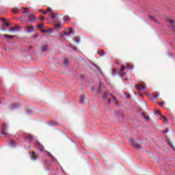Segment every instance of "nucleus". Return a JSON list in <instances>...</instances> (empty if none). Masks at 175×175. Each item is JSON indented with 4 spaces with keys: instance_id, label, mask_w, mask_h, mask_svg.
<instances>
[{
    "instance_id": "obj_6",
    "label": "nucleus",
    "mask_w": 175,
    "mask_h": 175,
    "mask_svg": "<svg viewBox=\"0 0 175 175\" xmlns=\"http://www.w3.org/2000/svg\"><path fill=\"white\" fill-rule=\"evenodd\" d=\"M135 88L138 91H143V90H144V86L142 84L135 85Z\"/></svg>"
},
{
    "instance_id": "obj_39",
    "label": "nucleus",
    "mask_w": 175,
    "mask_h": 175,
    "mask_svg": "<svg viewBox=\"0 0 175 175\" xmlns=\"http://www.w3.org/2000/svg\"><path fill=\"white\" fill-rule=\"evenodd\" d=\"M126 98H127V99H129V98H131V95H129V94L127 95V96H126Z\"/></svg>"
},
{
    "instance_id": "obj_22",
    "label": "nucleus",
    "mask_w": 175,
    "mask_h": 175,
    "mask_svg": "<svg viewBox=\"0 0 175 175\" xmlns=\"http://www.w3.org/2000/svg\"><path fill=\"white\" fill-rule=\"evenodd\" d=\"M37 28H38V29H42V28H43V23H40L37 25Z\"/></svg>"
},
{
    "instance_id": "obj_13",
    "label": "nucleus",
    "mask_w": 175,
    "mask_h": 175,
    "mask_svg": "<svg viewBox=\"0 0 175 175\" xmlns=\"http://www.w3.org/2000/svg\"><path fill=\"white\" fill-rule=\"evenodd\" d=\"M1 135H6V126L5 124L3 126Z\"/></svg>"
},
{
    "instance_id": "obj_37",
    "label": "nucleus",
    "mask_w": 175,
    "mask_h": 175,
    "mask_svg": "<svg viewBox=\"0 0 175 175\" xmlns=\"http://www.w3.org/2000/svg\"><path fill=\"white\" fill-rule=\"evenodd\" d=\"M55 27H56V28H61V25H56Z\"/></svg>"
},
{
    "instance_id": "obj_28",
    "label": "nucleus",
    "mask_w": 175,
    "mask_h": 175,
    "mask_svg": "<svg viewBox=\"0 0 175 175\" xmlns=\"http://www.w3.org/2000/svg\"><path fill=\"white\" fill-rule=\"evenodd\" d=\"M11 144L13 146L14 144H16V142H14V139L11 140Z\"/></svg>"
},
{
    "instance_id": "obj_25",
    "label": "nucleus",
    "mask_w": 175,
    "mask_h": 175,
    "mask_svg": "<svg viewBox=\"0 0 175 175\" xmlns=\"http://www.w3.org/2000/svg\"><path fill=\"white\" fill-rule=\"evenodd\" d=\"M12 13H14L15 14L18 13V10L13 9L12 10Z\"/></svg>"
},
{
    "instance_id": "obj_5",
    "label": "nucleus",
    "mask_w": 175,
    "mask_h": 175,
    "mask_svg": "<svg viewBox=\"0 0 175 175\" xmlns=\"http://www.w3.org/2000/svg\"><path fill=\"white\" fill-rule=\"evenodd\" d=\"M112 98H109L108 100V104L110 105V103H111V100L114 101L115 105H116V106H120V104H118V100H117V98H116V97H114V96H111Z\"/></svg>"
},
{
    "instance_id": "obj_48",
    "label": "nucleus",
    "mask_w": 175,
    "mask_h": 175,
    "mask_svg": "<svg viewBox=\"0 0 175 175\" xmlns=\"http://www.w3.org/2000/svg\"><path fill=\"white\" fill-rule=\"evenodd\" d=\"M127 68H129V66L127 65Z\"/></svg>"
},
{
    "instance_id": "obj_14",
    "label": "nucleus",
    "mask_w": 175,
    "mask_h": 175,
    "mask_svg": "<svg viewBox=\"0 0 175 175\" xmlns=\"http://www.w3.org/2000/svg\"><path fill=\"white\" fill-rule=\"evenodd\" d=\"M42 51L43 52L49 51V46L47 45L43 46L42 48Z\"/></svg>"
},
{
    "instance_id": "obj_2",
    "label": "nucleus",
    "mask_w": 175,
    "mask_h": 175,
    "mask_svg": "<svg viewBox=\"0 0 175 175\" xmlns=\"http://www.w3.org/2000/svg\"><path fill=\"white\" fill-rule=\"evenodd\" d=\"M129 142L132 144V146L135 148H142V146H140V144L137 143V142H135L133 141V139H129Z\"/></svg>"
},
{
    "instance_id": "obj_11",
    "label": "nucleus",
    "mask_w": 175,
    "mask_h": 175,
    "mask_svg": "<svg viewBox=\"0 0 175 175\" xmlns=\"http://www.w3.org/2000/svg\"><path fill=\"white\" fill-rule=\"evenodd\" d=\"M29 21H30L31 23L33 21H35V16H33L32 14L29 15Z\"/></svg>"
},
{
    "instance_id": "obj_21",
    "label": "nucleus",
    "mask_w": 175,
    "mask_h": 175,
    "mask_svg": "<svg viewBox=\"0 0 175 175\" xmlns=\"http://www.w3.org/2000/svg\"><path fill=\"white\" fill-rule=\"evenodd\" d=\"M108 96H109V94H107V92H105L103 98V99H107Z\"/></svg>"
},
{
    "instance_id": "obj_23",
    "label": "nucleus",
    "mask_w": 175,
    "mask_h": 175,
    "mask_svg": "<svg viewBox=\"0 0 175 175\" xmlns=\"http://www.w3.org/2000/svg\"><path fill=\"white\" fill-rule=\"evenodd\" d=\"M11 110H14V109H17V105H12V107H10Z\"/></svg>"
},
{
    "instance_id": "obj_3",
    "label": "nucleus",
    "mask_w": 175,
    "mask_h": 175,
    "mask_svg": "<svg viewBox=\"0 0 175 175\" xmlns=\"http://www.w3.org/2000/svg\"><path fill=\"white\" fill-rule=\"evenodd\" d=\"M25 29H26V31L27 33H29L31 32H35V28L31 25H27Z\"/></svg>"
},
{
    "instance_id": "obj_47",
    "label": "nucleus",
    "mask_w": 175,
    "mask_h": 175,
    "mask_svg": "<svg viewBox=\"0 0 175 175\" xmlns=\"http://www.w3.org/2000/svg\"><path fill=\"white\" fill-rule=\"evenodd\" d=\"M45 162H47V159H45Z\"/></svg>"
},
{
    "instance_id": "obj_20",
    "label": "nucleus",
    "mask_w": 175,
    "mask_h": 175,
    "mask_svg": "<svg viewBox=\"0 0 175 175\" xmlns=\"http://www.w3.org/2000/svg\"><path fill=\"white\" fill-rule=\"evenodd\" d=\"M142 116L145 118V120H146V121H148V120H150V118H148V116H146V115L144 113H142Z\"/></svg>"
},
{
    "instance_id": "obj_38",
    "label": "nucleus",
    "mask_w": 175,
    "mask_h": 175,
    "mask_svg": "<svg viewBox=\"0 0 175 175\" xmlns=\"http://www.w3.org/2000/svg\"><path fill=\"white\" fill-rule=\"evenodd\" d=\"M23 13H28V10H25L23 12Z\"/></svg>"
},
{
    "instance_id": "obj_33",
    "label": "nucleus",
    "mask_w": 175,
    "mask_h": 175,
    "mask_svg": "<svg viewBox=\"0 0 175 175\" xmlns=\"http://www.w3.org/2000/svg\"><path fill=\"white\" fill-rule=\"evenodd\" d=\"M47 155H48L49 157H50L51 158V157H53V156L51 155V154L50 153V152H47Z\"/></svg>"
},
{
    "instance_id": "obj_10",
    "label": "nucleus",
    "mask_w": 175,
    "mask_h": 175,
    "mask_svg": "<svg viewBox=\"0 0 175 175\" xmlns=\"http://www.w3.org/2000/svg\"><path fill=\"white\" fill-rule=\"evenodd\" d=\"M158 118H159V120H162V121L163 122H165V124H167V119L166 118H165L164 116H158Z\"/></svg>"
},
{
    "instance_id": "obj_7",
    "label": "nucleus",
    "mask_w": 175,
    "mask_h": 175,
    "mask_svg": "<svg viewBox=\"0 0 175 175\" xmlns=\"http://www.w3.org/2000/svg\"><path fill=\"white\" fill-rule=\"evenodd\" d=\"M31 158L32 161H36L38 159V155H36V154H35V152H32L31 153Z\"/></svg>"
},
{
    "instance_id": "obj_45",
    "label": "nucleus",
    "mask_w": 175,
    "mask_h": 175,
    "mask_svg": "<svg viewBox=\"0 0 175 175\" xmlns=\"http://www.w3.org/2000/svg\"><path fill=\"white\" fill-rule=\"evenodd\" d=\"M1 31H5V29H1Z\"/></svg>"
},
{
    "instance_id": "obj_30",
    "label": "nucleus",
    "mask_w": 175,
    "mask_h": 175,
    "mask_svg": "<svg viewBox=\"0 0 175 175\" xmlns=\"http://www.w3.org/2000/svg\"><path fill=\"white\" fill-rule=\"evenodd\" d=\"M42 33H44V32H47V30L46 29H42L41 30Z\"/></svg>"
},
{
    "instance_id": "obj_12",
    "label": "nucleus",
    "mask_w": 175,
    "mask_h": 175,
    "mask_svg": "<svg viewBox=\"0 0 175 175\" xmlns=\"http://www.w3.org/2000/svg\"><path fill=\"white\" fill-rule=\"evenodd\" d=\"M26 16H22L21 18L20 19V21H21L23 24H27L28 23L27 20H25Z\"/></svg>"
},
{
    "instance_id": "obj_46",
    "label": "nucleus",
    "mask_w": 175,
    "mask_h": 175,
    "mask_svg": "<svg viewBox=\"0 0 175 175\" xmlns=\"http://www.w3.org/2000/svg\"><path fill=\"white\" fill-rule=\"evenodd\" d=\"M77 43H79V40H77Z\"/></svg>"
},
{
    "instance_id": "obj_29",
    "label": "nucleus",
    "mask_w": 175,
    "mask_h": 175,
    "mask_svg": "<svg viewBox=\"0 0 175 175\" xmlns=\"http://www.w3.org/2000/svg\"><path fill=\"white\" fill-rule=\"evenodd\" d=\"M9 31H10V32H13V31H14V27L10 28V29H9Z\"/></svg>"
},
{
    "instance_id": "obj_35",
    "label": "nucleus",
    "mask_w": 175,
    "mask_h": 175,
    "mask_svg": "<svg viewBox=\"0 0 175 175\" xmlns=\"http://www.w3.org/2000/svg\"><path fill=\"white\" fill-rule=\"evenodd\" d=\"M9 25H10V24H9V23H6L5 24V27H9Z\"/></svg>"
},
{
    "instance_id": "obj_18",
    "label": "nucleus",
    "mask_w": 175,
    "mask_h": 175,
    "mask_svg": "<svg viewBox=\"0 0 175 175\" xmlns=\"http://www.w3.org/2000/svg\"><path fill=\"white\" fill-rule=\"evenodd\" d=\"M64 21H67V23H69V21H70V18H69V16H65L64 18Z\"/></svg>"
},
{
    "instance_id": "obj_19",
    "label": "nucleus",
    "mask_w": 175,
    "mask_h": 175,
    "mask_svg": "<svg viewBox=\"0 0 175 175\" xmlns=\"http://www.w3.org/2000/svg\"><path fill=\"white\" fill-rule=\"evenodd\" d=\"M154 114H156L157 116V117H161L162 115L161 114V111H156L154 112Z\"/></svg>"
},
{
    "instance_id": "obj_41",
    "label": "nucleus",
    "mask_w": 175,
    "mask_h": 175,
    "mask_svg": "<svg viewBox=\"0 0 175 175\" xmlns=\"http://www.w3.org/2000/svg\"><path fill=\"white\" fill-rule=\"evenodd\" d=\"M21 9H25V8H19V10H21Z\"/></svg>"
},
{
    "instance_id": "obj_40",
    "label": "nucleus",
    "mask_w": 175,
    "mask_h": 175,
    "mask_svg": "<svg viewBox=\"0 0 175 175\" xmlns=\"http://www.w3.org/2000/svg\"><path fill=\"white\" fill-rule=\"evenodd\" d=\"M149 18H150V20H154V17L152 16H150Z\"/></svg>"
},
{
    "instance_id": "obj_8",
    "label": "nucleus",
    "mask_w": 175,
    "mask_h": 175,
    "mask_svg": "<svg viewBox=\"0 0 175 175\" xmlns=\"http://www.w3.org/2000/svg\"><path fill=\"white\" fill-rule=\"evenodd\" d=\"M36 146L38 147V150H40V151L44 150V148L41 144L39 143V142H36Z\"/></svg>"
},
{
    "instance_id": "obj_9",
    "label": "nucleus",
    "mask_w": 175,
    "mask_h": 175,
    "mask_svg": "<svg viewBox=\"0 0 175 175\" xmlns=\"http://www.w3.org/2000/svg\"><path fill=\"white\" fill-rule=\"evenodd\" d=\"M72 33H73V30L70 29V30L65 31L64 35L66 36H70V35H72Z\"/></svg>"
},
{
    "instance_id": "obj_17",
    "label": "nucleus",
    "mask_w": 175,
    "mask_h": 175,
    "mask_svg": "<svg viewBox=\"0 0 175 175\" xmlns=\"http://www.w3.org/2000/svg\"><path fill=\"white\" fill-rule=\"evenodd\" d=\"M167 21H168V23H170V24H174L175 21H173V19H170V18H167Z\"/></svg>"
},
{
    "instance_id": "obj_44",
    "label": "nucleus",
    "mask_w": 175,
    "mask_h": 175,
    "mask_svg": "<svg viewBox=\"0 0 175 175\" xmlns=\"http://www.w3.org/2000/svg\"><path fill=\"white\" fill-rule=\"evenodd\" d=\"M160 106H163V103H161V104H160Z\"/></svg>"
},
{
    "instance_id": "obj_26",
    "label": "nucleus",
    "mask_w": 175,
    "mask_h": 175,
    "mask_svg": "<svg viewBox=\"0 0 175 175\" xmlns=\"http://www.w3.org/2000/svg\"><path fill=\"white\" fill-rule=\"evenodd\" d=\"M51 158L52 162H55V161H57V159H55L53 156H52Z\"/></svg>"
},
{
    "instance_id": "obj_1",
    "label": "nucleus",
    "mask_w": 175,
    "mask_h": 175,
    "mask_svg": "<svg viewBox=\"0 0 175 175\" xmlns=\"http://www.w3.org/2000/svg\"><path fill=\"white\" fill-rule=\"evenodd\" d=\"M51 17L53 21H55L56 23H59V18H61V15L55 13H53L49 15Z\"/></svg>"
},
{
    "instance_id": "obj_42",
    "label": "nucleus",
    "mask_w": 175,
    "mask_h": 175,
    "mask_svg": "<svg viewBox=\"0 0 175 175\" xmlns=\"http://www.w3.org/2000/svg\"><path fill=\"white\" fill-rule=\"evenodd\" d=\"M2 21H3V23H5V19L2 18Z\"/></svg>"
},
{
    "instance_id": "obj_43",
    "label": "nucleus",
    "mask_w": 175,
    "mask_h": 175,
    "mask_svg": "<svg viewBox=\"0 0 175 175\" xmlns=\"http://www.w3.org/2000/svg\"><path fill=\"white\" fill-rule=\"evenodd\" d=\"M172 28H173L174 29H175V27L174 26H171Z\"/></svg>"
},
{
    "instance_id": "obj_32",
    "label": "nucleus",
    "mask_w": 175,
    "mask_h": 175,
    "mask_svg": "<svg viewBox=\"0 0 175 175\" xmlns=\"http://www.w3.org/2000/svg\"><path fill=\"white\" fill-rule=\"evenodd\" d=\"M169 132V129H165L164 131H163V133L166 134Z\"/></svg>"
},
{
    "instance_id": "obj_31",
    "label": "nucleus",
    "mask_w": 175,
    "mask_h": 175,
    "mask_svg": "<svg viewBox=\"0 0 175 175\" xmlns=\"http://www.w3.org/2000/svg\"><path fill=\"white\" fill-rule=\"evenodd\" d=\"M64 64H68V59H64Z\"/></svg>"
},
{
    "instance_id": "obj_4",
    "label": "nucleus",
    "mask_w": 175,
    "mask_h": 175,
    "mask_svg": "<svg viewBox=\"0 0 175 175\" xmlns=\"http://www.w3.org/2000/svg\"><path fill=\"white\" fill-rule=\"evenodd\" d=\"M87 102H88V100L85 98V96H80L79 103L81 105H84V103H87Z\"/></svg>"
},
{
    "instance_id": "obj_36",
    "label": "nucleus",
    "mask_w": 175,
    "mask_h": 175,
    "mask_svg": "<svg viewBox=\"0 0 175 175\" xmlns=\"http://www.w3.org/2000/svg\"><path fill=\"white\" fill-rule=\"evenodd\" d=\"M42 13L43 14H47V11H46V12H44V11H42Z\"/></svg>"
},
{
    "instance_id": "obj_34",
    "label": "nucleus",
    "mask_w": 175,
    "mask_h": 175,
    "mask_svg": "<svg viewBox=\"0 0 175 175\" xmlns=\"http://www.w3.org/2000/svg\"><path fill=\"white\" fill-rule=\"evenodd\" d=\"M40 18L41 21H43L44 20V17H43V16H40Z\"/></svg>"
},
{
    "instance_id": "obj_15",
    "label": "nucleus",
    "mask_w": 175,
    "mask_h": 175,
    "mask_svg": "<svg viewBox=\"0 0 175 175\" xmlns=\"http://www.w3.org/2000/svg\"><path fill=\"white\" fill-rule=\"evenodd\" d=\"M25 139H27V140H33V136L31 135H27L25 136Z\"/></svg>"
},
{
    "instance_id": "obj_16",
    "label": "nucleus",
    "mask_w": 175,
    "mask_h": 175,
    "mask_svg": "<svg viewBox=\"0 0 175 175\" xmlns=\"http://www.w3.org/2000/svg\"><path fill=\"white\" fill-rule=\"evenodd\" d=\"M3 36H4V38H6L7 39H13V38H14V36H10V35H7V34H4Z\"/></svg>"
},
{
    "instance_id": "obj_24",
    "label": "nucleus",
    "mask_w": 175,
    "mask_h": 175,
    "mask_svg": "<svg viewBox=\"0 0 175 175\" xmlns=\"http://www.w3.org/2000/svg\"><path fill=\"white\" fill-rule=\"evenodd\" d=\"M46 12H47L48 13H53V10H51V8H47Z\"/></svg>"
},
{
    "instance_id": "obj_27",
    "label": "nucleus",
    "mask_w": 175,
    "mask_h": 175,
    "mask_svg": "<svg viewBox=\"0 0 175 175\" xmlns=\"http://www.w3.org/2000/svg\"><path fill=\"white\" fill-rule=\"evenodd\" d=\"M125 70V66H121V72H124Z\"/></svg>"
}]
</instances>
